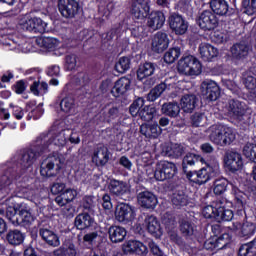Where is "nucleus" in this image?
<instances>
[{
  "instance_id": "13d9d810",
  "label": "nucleus",
  "mask_w": 256,
  "mask_h": 256,
  "mask_svg": "<svg viewBox=\"0 0 256 256\" xmlns=\"http://www.w3.org/2000/svg\"><path fill=\"white\" fill-rule=\"evenodd\" d=\"M42 47L45 49H55L59 45V41L53 37L43 36L41 38Z\"/></svg>"
},
{
  "instance_id": "a878e982",
  "label": "nucleus",
  "mask_w": 256,
  "mask_h": 256,
  "mask_svg": "<svg viewBox=\"0 0 256 256\" xmlns=\"http://www.w3.org/2000/svg\"><path fill=\"white\" fill-rule=\"evenodd\" d=\"M155 69H157V64L153 62H145L140 64L137 69V79L143 81L155 74Z\"/></svg>"
},
{
  "instance_id": "09e8293b",
  "label": "nucleus",
  "mask_w": 256,
  "mask_h": 256,
  "mask_svg": "<svg viewBox=\"0 0 256 256\" xmlns=\"http://www.w3.org/2000/svg\"><path fill=\"white\" fill-rule=\"evenodd\" d=\"M229 185V181L225 178H220L214 181V194L215 195H223L225 191H227V186Z\"/></svg>"
},
{
  "instance_id": "f3484780",
  "label": "nucleus",
  "mask_w": 256,
  "mask_h": 256,
  "mask_svg": "<svg viewBox=\"0 0 256 256\" xmlns=\"http://www.w3.org/2000/svg\"><path fill=\"white\" fill-rule=\"evenodd\" d=\"M211 171V166H208L207 168H201L198 171L187 172L186 175L190 181H193V183L204 185V183H207V181L211 179Z\"/></svg>"
},
{
  "instance_id": "69168bd1",
  "label": "nucleus",
  "mask_w": 256,
  "mask_h": 256,
  "mask_svg": "<svg viewBox=\"0 0 256 256\" xmlns=\"http://www.w3.org/2000/svg\"><path fill=\"white\" fill-rule=\"evenodd\" d=\"M34 21V33H40L41 35L47 31V23L41 20V18H34Z\"/></svg>"
},
{
  "instance_id": "774afa93",
  "label": "nucleus",
  "mask_w": 256,
  "mask_h": 256,
  "mask_svg": "<svg viewBox=\"0 0 256 256\" xmlns=\"http://www.w3.org/2000/svg\"><path fill=\"white\" fill-rule=\"evenodd\" d=\"M173 157H182L185 153V146L183 144H173L171 147Z\"/></svg>"
},
{
  "instance_id": "72a5a7b5",
  "label": "nucleus",
  "mask_w": 256,
  "mask_h": 256,
  "mask_svg": "<svg viewBox=\"0 0 256 256\" xmlns=\"http://www.w3.org/2000/svg\"><path fill=\"white\" fill-rule=\"evenodd\" d=\"M233 141H235V132L231 127L224 126L223 132L220 134L216 145L227 147V145H231Z\"/></svg>"
},
{
  "instance_id": "338daca9",
  "label": "nucleus",
  "mask_w": 256,
  "mask_h": 256,
  "mask_svg": "<svg viewBox=\"0 0 256 256\" xmlns=\"http://www.w3.org/2000/svg\"><path fill=\"white\" fill-rule=\"evenodd\" d=\"M148 247L154 256H166L165 253L161 251V248H159V245L155 243L153 240L148 241Z\"/></svg>"
},
{
  "instance_id": "ddd939ff",
  "label": "nucleus",
  "mask_w": 256,
  "mask_h": 256,
  "mask_svg": "<svg viewBox=\"0 0 256 256\" xmlns=\"http://www.w3.org/2000/svg\"><path fill=\"white\" fill-rule=\"evenodd\" d=\"M230 53L233 59L236 61H243V59H247L249 57V53H251V45L246 40H241L230 48Z\"/></svg>"
},
{
  "instance_id": "f03ea898",
  "label": "nucleus",
  "mask_w": 256,
  "mask_h": 256,
  "mask_svg": "<svg viewBox=\"0 0 256 256\" xmlns=\"http://www.w3.org/2000/svg\"><path fill=\"white\" fill-rule=\"evenodd\" d=\"M177 69L181 75H188L192 77L201 75L202 66L199 59L189 55L179 60Z\"/></svg>"
},
{
  "instance_id": "cd10ccee",
  "label": "nucleus",
  "mask_w": 256,
  "mask_h": 256,
  "mask_svg": "<svg viewBox=\"0 0 256 256\" xmlns=\"http://www.w3.org/2000/svg\"><path fill=\"white\" fill-rule=\"evenodd\" d=\"M108 235L111 243H123L127 237V230L121 226H110Z\"/></svg>"
},
{
  "instance_id": "052dcab7",
  "label": "nucleus",
  "mask_w": 256,
  "mask_h": 256,
  "mask_svg": "<svg viewBox=\"0 0 256 256\" xmlns=\"http://www.w3.org/2000/svg\"><path fill=\"white\" fill-rule=\"evenodd\" d=\"M256 226L252 222H245L242 225L241 233L243 237H251L255 233Z\"/></svg>"
},
{
  "instance_id": "aec40b11",
  "label": "nucleus",
  "mask_w": 256,
  "mask_h": 256,
  "mask_svg": "<svg viewBox=\"0 0 256 256\" xmlns=\"http://www.w3.org/2000/svg\"><path fill=\"white\" fill-rule=\"evenodd\" d=\"M165 25V14L161 11L151 12L148 16L147 27L152 31H158Z\"/></svg>"
},
{
  "instance_id": "f704fd0d",
  "label": "nucleus",
  "mask_w": 256,
  "mask_h": 256,
  "mask_svg": "<svg viewBox=\"0 0 256 256\" xmlns=\"http://www.w3.org/2000/svg\"><path fill=\"white\" fill-rule=\"evenodd\" d=\"M179 231L183 237H193L195 234V224L188 219L179 220Z\"/></svg>"
},
{
  "instance_id": "9d476101",
  "label": "nucleus",
  "mask_w": 256,
  "mask_h": 256,
  "mask_svg": "<svg viewBox=\"0 0 256 256\" xmlns=\"http://www.w3.org/2000/svg\"><path fill=\"white\" fill-rule=\"evenodd\" d=\"M201 93L207 101H217L218 97L221 96V89L217 82L213 80H204L200 86Z\"/></svg>"
},
{
  "instance_id": "bf43d9fd",
  "label": "nucleus",
  "mask_w": 256,
  "mask_h": 256,
  "mask_svg": "<svg viewBox=\"0 0 256 256\" xmlns=\"http://www.w3.org/2000/svg\"><path fill=\"white\" fill-rule=\"evenodd\" d=\"M256 151V144L253 143H246L243 147L242 153L246 159H251L253 158V155Z\"/></svg>"
},
{
  "instance_id": "8fccbe9b",
  "label": "nucleus",
  "mask_w": 256,
  "mask_h": 256,
  "mask_svg": "<svg viewBox=\"0 0 256 256\" xmlns=\"http://www.w3.org/2000/svg\"><path fill=\"white\" fill-rule=\"evenodd\" d=\"M145 105V100L142 97L137 98L133 101V103L129 107L130 114L132 117L139 116V113H141V107Z\"/></svg>"
},
{
  "instance_id": "a211bd4d",
  "label": "nucleus",
  "mask_w": 256,
  "mask_h": 256,
  "mask_svg": "<svg viewBox=\"0 0 256 256\" xmlns=\"http://www.w3.org/2000/svg\"><path fill=\"white\" fill-rule=\"evenodd\" d=\"M169 48V36L164 32H157L152 40V51L154 53H163Z\"/></svg>"
},
{
  "instance_id": "20e7f679",
  "label": "nucleus",
  "mask_w": 256,
  "mask_h": 256,
  "mask_svg": "<svg viewBox=\"0 0 256 256\" xmlns=\"http://www.w3.org/2000/svg\"><path fill=\"white\" fill-rule=\"evenodd\" d=\"M61 157L53 155L46 158L40 166V175L42 177H56L61 171Z\"/></svg>"
},
{
  "instance_id": "49530a36",
  "label": "nucleus",
  "mask_w": 256,
  "mask_h": 256,
  "mask_svg": "<svg viewBox=\"0 0 256 256\" xmlns=\"http://www.w3.org/2000/svg\"><path fill=\"white\" fill-rule=\"evenodd\" d=\"M131 69V58L121 57L115 64V71L117 73H126Z\"/></svg>"
},
{
  "instance_id": "0e129e2a",
  "label": "nucleus",
  "mask_w": 256,
  "mask_h": 256,
  "mask_svg": "<svg viewBox=\"0 0 256 256\" xmlns=\"http://www.w3.org/2000/svg\"><path fill=\"white\" fill-rule=\"evenodd\" d=\"M162 223L167 227V229H175V225H177V222L175 221V216L171 214H164L162 218Z\"/></svg>"
},
{
  "instance_id": "3c124183",
  "label": "nucleus",
  "mask_w": 256,
  "mask_h": 256,
  "mask_svg": "<svg viewBox=\"0 0 256 256\" xmlns=\"http://www.w3.org/2000/svg\"><path fill=\"white\" fill-rule=\"evenodd\" d=\"M49 89V85L46 82H41L40 87H39V82L35 81L33 84L30 86L31 93L34 95H45L47 93V90Z\"/></svg>"
},
{
  "instance_id": "412c9836",
  "label": "nucleus",
  "mask_w": 256,
  "mask_h": 256,
  "mask_svg": "<svg viewBox=\"0 0 256 256\" xmlns=\"http://www.w3.org/2000/svg\"><path fill=\"white\" fill-rule=\"evenodd\" d=\"M138 203L145 209H155L157 207V196L149 191L140 192L137 196Z\"/></svg>"
},
{
  "instance_id": "dca6fc26",
  "label": "nucleus",
  "mask_w": 256,
  "mask_h": 256,
  "mask_svg": "<svg viewBox=\"0 0 256 256\" xmlns=\"http://www.w3.org/2000/svg\"><path fill=\"white\" fill-rule=\"evenodd\" d=\"M122 251L126 255H147V246L137 240H130L123 244Z\"/></svg>"
},
{
  "instance_id": "680f3d73",
  "label": "nucleus",
  "mask_w": 256,
  "mask_h": 256,
  "mask_svg": "<svg viewBox=\"0 0 256 256\" xmlns=\"http://www.w3.org/2000/svg\"><path fill=\"white\" fill-rule=\"evenodd\" d=\"M83 208L86 209V211H93L95 209V196L88 195L83 197Z\"/></svg>"
},
{
  "instance_id": "4d7b16f0",
  "label": "nucleus",
  "mask_w": 256,
  "mask_h": 256,
  "mask_svg": "<svg viewBox=\"0 0 256 256\" xmlns=\"http://www.w3.org/2000/svg\"><path fill=\"white\" fill-rule=\"evenodd\" d=\"M21 209H22V215L24 219V226L31 225V223H33V221L35 220V218L33 217V212L31 208L22 204Z\"/></svg>"
},
{
  "instance_id": "2eb2a0df",
  "label": "nucleus",
  "mask_w": 256,
  "mask_h": 256,
  "mask_svg": "<svg viewBox=\"0 0 256 256\" xmlns=\"http://www.w3.org/2000/svg\"><path fill=\"white\" fill-rule=\"evenodd\" d=\"M130 13L135 19H145V17L149 15V5L145 0H133L131 3Z\"/></svg>"
},
{
  "instance_id": "6ab92c4d",
  "label": "nucleus",
  "mask_w": 256,
  "mask_h": 256,
  "mask_svg": "<svg viewBox=\"0 0 256 256\" xmlns=\"http://www.w3.org/2000/svg\"><path fill=\"white\" fill-rule=\"evenodd\" d=\"M108 190L114 197H123L129 188L127 182L111 178L108 183Z\"/></svg>"
},
{
  "instance_id": "de8ad7c7",
  "label": "nucleus",
  "mask_w": 256,
  "mask_h": 256,
  "mask_svg": "<svg viewBox=\"0 0 256 256\" xmlns=\"http://www.w3.org/2000/svg\"><path fill=\"white\" fill-rule=\"evenodd\" d=\"M243 83L249 91H254L256 93V78L251 75V72H244L242 75Z\"/></svg>"
},
{
  "instance_id": "7c9ffc66",
  "label": "nucleus",
  "mask_w": 256,
  "mask_h": 256,
  "mask_svg": "<svg viewBox=\"0 0 256 256\" xmlns=\"http://www.w3.org/2000/svg\"><path fill=\"white\" fill-rule=\"evenodd\" d=\"M93 223H95V220L87 212L78 214L74 220V225L76 229H79L80 231H84V229H89V227H91Z\"/></svg>"
},
{
  "instance_id": "864d4df0",
  "label": "nucleus",
  "mask_w": 256,
  "mask_h": 256,
  "mask_svg": "<svg viewBox=\"0 0 256 256\" xmlns=\"http://www.w3.org/2000/svg\"><path fill=\"white\" fill-rule=\"evenodd\" d=\"M61 111L69 113L73 107H75V99L71 96H66L60 102Z\"/></svg>"
},
{
  "instance_id": "79ce46f5",
  "label": "nucleus",
  "mask_w": 256,
  "mask_h": 256,
  "mask_svg": "<svg viewBox=\"0 0 256 256\" xmlns=\"http://www.w3.org/2000/svg\"><path fill=\"white\" fill-rule=\"evenodd\" d=\"M239 256H256V238L250 243L243 244L239 251Z\"/></svg>"
},
{
  "instance_id": "ea45409f",
  "label": "nucleus",
  "mask_w": 256,
  "mask_h": 256,
  "mask_svg": "<svg viewBox=\"0 0 256 256\" xmlns=\"http://www.w3.org/2000/svg\"><path fill=\"white\" fill-rule=\"evenodd\" d=\"M155 115H157V108H155V106L153 105H148V106H144L139 114L138 117H140V119L142 121H153V117H155Z\"/></svg>"
},
{
  "instance_id": "6e6d98bb",
  "label": "nucleus",
  "mask_w": 256,
  "mask_h": 256,
  "mask_svg": "<svg viewBox=\"0 0 256 256\" xmlns=\"http://www.w3.org/2000/svg\"><path fill=\"white\" fill-rule=\"evenodd\" d=\"M97 239H99V232H88L83 236V243H86L89 247H93L97 243Z\"/></svg>"
},
{
  "instance_id": "c03bdc74",
  "label": "nucleus",
  "mask_w": 256,
  "mask_h": 256,
  "mask_svg": "<svg viewBox=\"0 0 256 256\" xmlns=\"http://www.w3.org/2000/svg\"><path fill=\"white\" fill-rule=\"evenodd\" d=\"M181 57V48H170L165 54H164V62L168 63V65H171V63H175L177 59Z\"/></svg>"
},
{
  "instance_id": "1a4fd4ad",
  "label": "nucleus",
  "mask_w": 256,
  "mask_h": 256,
  "mask_svg": "<svg viewBox=\"0 0 256 256\" xmlns=\"http://www.w3.org/2000/svg\"><path fill=\"white\" fill-rule=\"evenodd\" d=\"M115 219L118 223H131L135 219V207L121 203L116 206Z\"/></svg>"
},
{
  "instance_id": "a19ab883",
  "label": "nucleus",
  "mask_w": 256,
  "mask_h": 256,
  "mask_svg": "<svg viewBox=\"0 0 256 256\" xmlns=\"http://www.w3.org/2000/svg\"><path fill=\"white\" fill-rule=\"evenodd\" d=\"M192 127H205L207 124V115L203 112H195L190 116Z\"/></svg>"
},
{
  "instance_id": "c756f323",
  "label": "nucleus",
  "mask_w": 256,
  "mask_h": 256,
  "mask_svg": "<svg viewBox=\"0 0 256 256\" xmlns=\"http://www.w3.org/2000/svg\"><path fill=\"white\" fill-rule=\"evenodd\" d=\"M199 53L201 59L203 61H213L217 55H219V51L217 48L213 47L211 44L201 43L199 46Z\"/></svg>"
},
{
  "instance_id": "393cba45",
  "label": "nucleus",
  "mask_w": 256,
  "mask_h": 256,
  "mask_svg": "<svg viewBox=\"0 0 256 256\" xmlns=\"http://www.w3.org/2000/svg\"><path fill=\"white\" fill-rule=\"evenodd\" d=\"M39 235L42 237L43 241L47 243L50 247H59L61 241H59V236L49 228H40Z\"/></svg>"
},
{
  "instance_id": "603ef678",
  "label": "nucleus",
  "mask_w": 256,
  "mask_h": 256,
  "mask_svg": "<svg viewBox=\"0 0 256 256\" xmlns=\"http://www.w3.org/2000/svg\"><path fill=\"white\" fill-rule=\"evenodd\" d=\"M51 143H54L57 147H65L67 145V130H62L52 137Z\"/></svg>"
},
{
  "instance_id": "f8f14e48",
  "label": "nucleus",
  "mask_w": 256,
  "mask_h": 256,
  "mask_svg": "<svg viewBox=\"0 0 256 256\" xmlns=\"http://www.w3.org/2000/svg\"><path fill=\"white\" fill-rule=\"evenodd\" d=\"M233 203L227 200L226 198H221L218 200V212L216 215V221L221 223V221H232L234 214L230 207H232Z\"/></svg>"
},
{
  "instance_id": "4468645a",
  "label": "nucleus",
  "mask_w": 256,
  "mask_h": 256,
  "mask_svg": "<svg viewBox=\"0 0 256 256\" xmlns=\"http://www.w3.org/2000/svg\"><path fill=\"white\" fill-rule=\"evenodd\" d=\"M209 5L214 15L230 17L235 13V9L229 6L227 0H210Z\"/></svg>"
},
{
  "instance_id": "f257e3e1",
  "label": "nucleus",
  "mask_w": 256,
  "mask_h": 256,
  "mask_svg": "<svg viewBox=\"0 0 256 256\" xmlns=\"http://www.w3.org/2000/svg\"><path fill=\"white\" fill-rule=\"evenodd\" d=\"M49 145H51V143H49L47 138L38 139L34 147L24 151L17 162L19 170H15V168H8L0 177V191L5 189V187H9L15 179H19L21 174L26 171V169H29L35 161H37V157H39L41 153L47 151Z\"/></svg>"
},
{
  "instance_id": "5fc2aeb1",
  "label": "nucleus",
  "mask_w": 256,
  "mask_h": 256,
  "mask_svg": "<svg viewBox=\"0 0 256 256\" xmlns=\"http://www.w3.org/2000/svg\"><path fill=\"white\" fill-rule=\"evenodd\" d=\"M229 243H231V236L228 233H224L218 238L216 237L217 251L225 249Z\"/></svg>"
},
{
  "instance_id": "0eeeda50",
  "label": "nucleus",
  "mask_w": 256,
  "mask_h": 256,
  "mask_svg": "<svg viewBox=\"0 0 256 256\" xmlns=\"http://www.w3.org/2000/svg\"><path fill=\"white\" fill-rule=\"evenodd\" d=\"M58 10L65 19H75L81 6L77 0H58Z\"/></svg>"
},
{
  "instance_id": "c9c22d12",
  "label": "nucleus",
  "mask_w": 256,
  "mask_h": 256,
  "mask_svg": "<svg viewBox=\"0 0 256 256\" xmlns=\"http://www.w3.org/2000/svg\"><path fill=\"white\" fill-rule=\"evenodd\" d=\"M203 157L193 154V153H188L186 156L183 158L182 161V169L184 173H190L191 171L187 170V166L189 165L190 167L193 165H197V163H203Z\"/></svg>"
},
{
  "instance_id": "bb28decb",
  "label": "nucleus",
  "mask_w": 256,
  "mask_h": 256,
  "mask_svg": "<svg viewBox=\"0 0 256 256\" xmlns=\"http://www.w3.org/2000/svg\"><path fill=\"white\" fill-rule=\"evenodd\" d=\"M129 89H131V80L127 77H122L116 81L111 93L114 97H121V95H125Z\"/></svg>"
},
{
  "instance_id": "e433bc0d",
  "label": "nucleus",
  "mask_w": 256,
  "mask_h": 256,
  "mask_svg": "<svg viewBox=\"0 0 256 256\" xmlns=\"http://www.w3.org/2000/svg\"><path fill=\"white\" fill-rule=\"evenodd\" d=\"M161 111L168 117H178L179 113H181V107L177 102H168L162 105Z\"/></svg>"
},
{
  "instance_id": "5701e85b",
  "label": "nucleus",
  "mask_w": 256,
  "mask_h": 256,
  "mask_svg": "<svg viewBox=\"0 0 256 256\" xmlns=\"http://www.w3.org/2000/svg\"><path fill=\"white\" fill-rule=\"evenodd\" d=\"M93 161L96 162V165L104 167L109 163V148L105 145L98 146L93 153Z\"/></svg>"
},
{
  "instance_id": "58836bf2",
  "label": "nucleus",
  "mask_w": 256,
  "mask_h": 256,
  "mask_svg": "<svg viewBox=\"0 0 256 256\" xmlns=\"http://www.w3.org/2000/svg\"><path fill=\"white\" fill-rule=\"evenodd\" d=\"M167 89V83L162 82L158 85H156L154 88L150 90V92L147 94V101H150L153 103V101H157L161 95H163V92Z\"/></svg>"
},
{
  "instance_id": "9b49d317",
  "label": "nucleus",
  "mask_w": 256,
  "mask_h": 256,
  "mask_svg": "<svg viewBox=\"0 0 256 256\" xmlns=\"http://www.w3.org/2000/svg\"><path fill=\"white\" fill-rule=\"evenodd\" d=\"M224 163L232 173L243 169V157L239 152L227 150L224 154Z\"/></svg>"
},
{
  "instance_id": "6e6552de",
  "label": "nucleus",
  "mask_w": 256,
  "mask_h": 256,
  "mask_svg": "<svg viewBox=\"0 0 256 256\" xmlns=\"http://www.w3.org/2000/svg\"><path fill=\"white\" fill-rule=\"evenodd\" d=\"M168 24L175 35H185L189 29V23L177 12H171L168 17Z\"/></svg>"
},
{
  "instance_id": "b1692460",
  "label": "nucleus",
  "mask_w": 256,
  "mask_h": 256,
  "mask_svg": "<svg viewBox=\"0 0 256 256\" xmlns=\"http://www.w3.org/2000/svg\"><path fill=\"white\" fill-rule=\"evenodd\" d=\"M18 201H19L18 197L8 198L5 201V203L7 205L6 217H7L8 221H10V223H12V221L15 219L18 211L21 210V207L23 205V204H19Z\"/></svg>"
},
{
  "instance_id": "423d86ee",
  "label": "nucleus",
  "mask_w": 256,
  "mask_h": 256,
  "mask_svg": "<svg viewBox=\"0 0 256 256\" xmlns=\"http://www.w3.org/2000/svg\"><path fill=\"white\" fill-rule=\"evenodd\" d=\"M196 23L203 31H213L219 26L217 15L211 10H203L196 18Z\"/></svg>"
},
{
  "instance_id": "a18cd8bd",
  "label": "nucleus",
  "mask_w": 256,
  "mask_h": 256,
  "mask_svg": "<svg viewBox=\"0 0 256 256\" xmlns=\"http://www.w3.org/2000/svg\"><path fill=\"white\" fill-rule=\"evenodd\" d=\"M219 209V200L216 201V205H208L203 208L202 215L205 217V219H214V221H217V212Z\"/></svg>"
},
{
  "instance_id": "37998d69",
  "label": "nucleus",
  "mask_w": 256,
  "mask_h": 256,
  "mask_svg": "<svg viewBox=\"0 0 256 256\" xmlns=\"http://www.w3.org/2000/svg\"><path fill=\"white\" fill-rule=\"evenodd\" d=\"M187 201V195H185V192L182 190L176 191L172 196V204L174 207H185V205H187Z\"/></svg>"
},
{
  "instance_id": "4c0bfd02",
  "label": "nucleus",
  "mask_w": 256,
  "mask_h": 256,
  "mask_svg": "<svg viewBox=\"0 0 256 256\" xmlns=\"http://www.w3.org/2000/svg\"><path fill=\"white\" fill-rule=\"evenodd\" d=\"M223 129H225V125L223 124H214L207 129L209 139L215 145H217V143L219 142L221 133H223Z\"/></svg>"
},
{
  "instance_id": "7ed1b4c3",
  "label": "nucleus",
  "mask_w": 256,
  "mask_h": 256,
  "mask_svg": "<svg viewBox=\"0 0 256 256\" xmlns=\"http://www.w3.org/2000/svg\"><path fill=\"white\" fill-rule=\"evenodd\" d=\"M249 110V107H247V104L245 102H241L239 100L231 99L228 101L227 105V115L232 119L233 121H236V123H243L247 120L249 115L247 114V111Z\"/></svg>"
},
{
  "instance_id": "2f4dec72",
  "label": "nucleus",
  "mask_w": 256,
  "mask_h": 256,
  "mask_svg": "<svg viewBox=\"0 0 256 256\" xmlns=\"http://www.w3.org/2000/svg\"><path fill=\"white\" fill-rule=\"evenodd\" d=\"M140 133L147 139H157L161 135V128L157 124L144 123L140 126Z\"/></svg>"
},
{
  "instance_id": "39448f33",
  "label": "nucleus",
  "mask_w": 256,
  "mask_h": 256,
  "mask_svg": "<svg viewBox=\"0 0 256 256\" xmlns=\"http://www.w3.org/2000/svg\"><path fill=\"white\" fill-rule=\"evenodd\" d=\"M177 174V166L169 161H160L156 165L154 177L156 181H167L173 179Z\"/></svg>"
},
{
  "instance_id": "473e14b6",
  "label": "nucleus",
  "mask_w": 256,
  "mask_h": 256,
  "mask_svg": "<svg viewBox=\"0 0 256 256\" xmlns=\"http://www.w3.org/2000/svg\"><path fill=\"white\" fill-rule=\"evenodd\" d=\"M6 241L13 247L22 245L23 241H25V233L18 229L9 230L6 234Z\"/></svg>"
},
{
  "instance_id": "e2e57ef3",
  "label": "nucleus",
  "mask_w": 256,
  "mask_h": 256,
  "mask_svg": "<svg viewBox=\"0 0 256 256\" xmlns=\"http://www.w3.org/2000/svg\"><path fill=\"white\" fill-rule=\"evenodd\" d=\"M65 61V67L68 71H73L77 67V55L75 54L67 55Z\"/></svg>"
},
{
  "instance_id": "c85d7f7f",
  "label": "nucleus",
  "mask_w": 256,
  "mask_h": 256,
  "mask_svg": "<svg viewBox=\"0 0 256 256\" xmlns=\"http://www.w3.org/2000/svg\"><path fill=\"white\" fill-rule=\"evenodd\" d=\"M199 98L195 94H185L182 96L180 105L184 113H193L195 111V107H197V103Z\"/></svg>"
},
{
  "instance_id": "4be33fe9",
  "label": "nucleus",
  "mask_w": 256,
  "mask_h": 256,
  "mask_svg": "<svg viewBox=\"0 0 256 256\" xmlns=\"http://www.w3.org/2000/svg\"><path fill=\"white\" fill-rule=\"evenodd\" d=\"M144 222L150 235H153L156 239L163 235V230L161 229V224L159 223V220H157V217L148 215Z\"/></svg>"
}]
</instances>
